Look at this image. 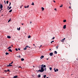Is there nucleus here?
Instances as JSON below:
<instances>
[{"label": "nucleus", "mask_w": 78, "mask_h": 78, "mask_svg": "<svg viewBox=\"0 0 78 78\" xmlns=\"http://www.w3.org/2000/svg\"><path fill=\"white\" fill-rule=\"evenodd\" d=\"M41 69H39L38 71V72H43L44 71V67H46V66L45 65H44V64H43L42 65H41Z\"/></svg>", "instance_id": "1"}, {"label": "nucleus", "mask_w": 78, "mask_h": 78, "mask_svg": "<svg viewBox=\"0 0 78 78\" xmlns=\"http://www.w3.org/2000/svg\"><path fill=\"white\" fill-rule=\"evenodd\" d=\"M55 69V68L54 69V70L55 72H57V71H58V69Z\"/></svg>", "instance_id": "2"}, {"label": "nucleus", "mask_w": 78, "mask_h": 78, "mask_svg": "<svg viewBox=\"0 0 78 78\" xmlns=\"http://www.w3.org/2000/svg\"><path fill=\"white\" fill-rule=\"evenodd\" d=\"M53 55V52L50 53L49 54V55L51 56H52V55Z\"/></svg>", "instance_id": "3"}, {"label": "nucleus", "mask_w": 78, "mask_h": 78, "mask_svg": "<svg viewBox=\"0 0 78 78\" xmlns=\"http://www.w3.org/2000/svg\"><path fill=\"white\" fill-rule=\"evenodd\" d=\"M66 39V38H64L63 39H62V41H61L62 42H64V40Z\"/></svg>", "instance_id": "4"}, {"label": "nucleus", "mask_w": 78, "mask_h": 78, "mask_svg": "<svg viewBox=\"0 0 78 78\" xmlns=\"http://www.w3.org/2000/svg\"><path fill=\"white\" fill-rule=\"evenodd\" d=\"M1 5L0 6V9H2V8H3V5H2L1 4V5Z\"/></svg>", "instance_id": "5"}, {"label": "nucleus", "mask_w": 78, "mask_h": 78, "mask_svg": "<svg viewBox=\"0 0 78 78\" xmlns=\"http://www.w3.org/2000/svg\"><path fill=\"white\" fill-rule=\"evenodd\" d=\"M63 28L64 29H66V25H64Z\"/></svg>", "instance_id": "6"}, {"label": "nucleus", "mask_w": 78, "mask_h": 78, "mask_svg": "<svg viewBox=\"0 0 78 78\" xmlns=\"http://www.w3.org/2000/svg\"><path fill=\"white\" fill-rule=\"evenodd\" d=\"M25 8H29V5H28L27 6H24Z\"/></svg>", "instance_id": "7"}, {"label": "nucleus", "mask_w": 78, "mask_h": 78, "mask_svg": "<svg viewBox=\"0 0 78 78\" xmlns=\"http://www.w3.org/2000/svg\"><path fill=\"white\" fill-rule=\"evenodd\" d=\"M11 66H12V65H10L7 66V67H11Z\"/></svg>", "instance_id": "8"}, {"label": "nucleus", "mask_w": 78, "mask_h": 78, "mask_svg": "<svg viewBox=\"0 0 78 78\" xmlns=\"http://www.w3.org/2000/svg\"><path fill=\"white\" fill-rule=\"evenodd\" d=\"M44 56H43V55H42L41 57L40 58L41 59H42V58H44Z\"/></svg>", "instance_id": "9"}, {"label": "nucleus", "mask_w": 78, "mask_h": 78, "mask_svg": "<svg viewBox=\"0 0 78 78\" xmlns=\"http://www.w3.org/2000/svg\"><path fill=\"white\" fill-rule=\"evenodd\" d=\"M9 51H10V52H12V50H11V49H9Z\"/></svg>", "instance_id": "10"}, {"label": "nucleus", "mask_w": 78, "mask_h": 78, "mask_svg": "<svg viewBox=\"0 0 78 78\" xmlns=\"http://www.w3.org/2000/svg\"><path fill=\"white\" fill-rule=\"evenodd\" d=\"M7 38H9V39H10V38H11V37L10 36H7Z\"/></svg>", "instance_id": "11"}, {"label": "nucleus", "mask_w": 78, "mask_h": 78, "mask_svg": "<svg viewBox=\"0 0 78 78\" xmlns=\"http://www.w3.org/2000/svg\"><path fill=\"white\" fill-rule=\"evenodd\" d=\"M11 8H12V7H11V6H10V7H9V8L8 10H9V9H11Z\"/></svg>", "instance_id": "12"}, {"label": "nucleus", "mask_w": 78, "mask_h": 78, "mask_svg": "<svg viewBox=\"0 0 78 78\" xmlns=\"http://www.w3.org/2000/svg\"><path fill=\"white\" fill-rule=\"evenodd\" d=\"M41 9L42 11H44V8L43 7H41Z\"/></svg>", "instance_id": "13"}, {"label": "nucleus", "mask_w": 78, "mask_h": 78, "mask_svg": "<svg viewBox=\"0 0 78 78\" xmlns=\"http://www.w3.org/2000/svg\"><path fill=\"white\" fill-rule=\"evenodd\" d=\"M54 53H55V54H56L57 53H58V52H57V51H54Z\"/></svg>", "instance_id": "14"}, {"label": "nucleus", "mask_w": 78, "mask_h": 78, "mask_svg": "<svg viewBox=\"0 0 78 78\" xmlns=\"http://www.w3.org/2000/svg\"><path fill=\"white\" fill-rule=\"evenodd\" d=\"M21 60L22 61H24V58H22L21 59Z\"/></svg>", "instance_id": "15"}, {"label": "nucleus", "mask_w": 78, "mask_h": 78, "mask_svg": "<svg viewBox=\"0 0 78 78\" xmlns=\"http://www.w3.org/2000/svg\"><path fill=\"white\" fill-rule=\"evenodd\" d=\"M17 30H19V31H20V27H19V28H17Z\"/></svg>", "instance_id": "16"}, {"label": "nucleus", "mask_w": 78, "mask_h": 78, "mask_svg": "<svg viewBox=\"0 0 78 78\" xmlns=\"http://www.w3.org/2000/svg\"><path fill=\"white\" fill-rule=\"evenodd\" d=\"M38 78H40L41 77V75L40 74H39L38 76Z\"/></svg>", "instance_id": "17"}, {"label": "nucleus", "mask_w": 78, "mask_h": 78, "mask_svg": "<svg viewBox=\"0 0 78 78\" xmlns=\"http://www.w3.org/2000/svg\"><path fill=\"white\" fill-rule=\"evenodd\" d=\"M12 9H11V10L9 11V12H12Z\"/></svg>", "instance_id": "18"}, {"label": "nucleus", "mask_w": 78, "mask_h": 78, "mask_svg": "<svg viewBox=\"0 0 78 78\" xmlns=\"http://www.w3.org/2000/svg\"><path fill=\"white\" fill-rule=\"evenodd\" d=\"M5 55H9V53L8 52H6Z\"/></svg>", "instance_id": "19"}, {"label": "nucleus", "mask_w": 78, "mask_h": 78, "mask_svg": "<svg viewBox=\"0 0 78 78\" xmlns=\"http://www.w3.org/2000/svg\"><path fill=\"white\" fill-rule=\"evenodd\" d=\"M58 47H59V46L57 45V47H56V49H58Z\"/></svg>", "instance_id": "20"}, {"label": "nucleus", "mask_w": 78, "mask_h": 78, "mask_svg": "<svg viewBox=\"0 0 78 78\" xmlns=\"http://www.w3.org/2000/svg\"><path fill=\"white\" fill-rule=\"evenodd\" d=\"M28 38H30L31 37V36L30 35H29L28 37Z\"/></svg>", "instance_id": "21"}, {"label": "nucleus", "mask_w": 78, "mask_h": 78, "mask_svg": "<svg viewBox=\"0 0 78 78\" xmlns=\"http://www.w3.org/2000/svg\"><path fill=\"white\" fill-rule=\"evenodd\" d=\"M17 58H21L20 55H19V56H17Z\"/></svg>", "instance_id": "22"}, {"label": "nucleus", "mask_w": 78, "mask_h": 78, "mask_svg": "<svg viewBox=\"0 0 78 78\" xmlns=\"http://www.w3.org/2000/svg\"><path fill=\"white\" fill-rule=\"evenodd\" d=\"M49 69L50 70H51V69H52V68L50 67Z\"/></svg>", "instance_id": "23"}, {"label": "nucleus", "mask_w": 78, "mask_h": 78, "mask_svg": "<svg viewBox=\"0 0 78 78\" xmlns=\"http://www.w3.org/2000/svg\"><path fill=\"white\" fill-rule=\"evenodd\" d=\"M63 22H66V20H63Z\"/></svg>", "instance_id": "24"}, {"label": "nucleus", "mask_w": 78, "mask_h": 78, "mask_svg": "<svg viewBox=\"0 0 78 78\" xmlns=\"http://www.w3.org/2000/svg\"><path fill=\"white\" fill-rule=\"evenodd\" d=\"M31 5H34V2H33Z\"/></svg>", "instance_id": "25"}, {"label": "nucleus", "mask_w": 78, "mask_h": 78, "mask_svg": "<svg viewBox=\"0 0 78 78\" xmlns=\"http://www.w3.org/2000/svg\"><path fill=\"white\" fill-rule=\"evenodd\" d=\"M44 70L45 71H46V70H47V68H44Z\"/></svg>", "instance_id": "26"}, {"label": "nucleus", "mask_w": 78, "mask_h": 78, "mask_svg": "<svg viewBox=\"0 0 78 78\" xmlns=\"http://www.w3.org/2000/svg\"><path fill=\"white\" fill-rule=\"evenodd\" d=\"M44 78H45V77H46V76H46V75H44Z\"/></svg>", "instance_id": "27"}, {"label": "nucleus", "mask_w": 78, "mask_h": 78, "mask_svg": "<svg viewBox=\"0 0 78 78\" xmlns=\"http://www.w3.org/2000/svg\"><path fill=\"white\" fill-rule=\"evenodd\" d=\"M8 2H9V1H6V3L7 4H8Z\"/></svg>", "instance_id": "28"}, {"label": "nucleus", "mask_w": 78, "mask_h": 78, "mask_svg": "<svg viewBox=\"0 0 78 78\" xmlns=\"http://www.w3.org/2000/svg\"><path fill=\"white\" fill-rule=\"evenodd\" d=\"M62 6H63V5H62V4L61 5H60V7H62Z\"/></svg>", "instance_id": "29"}, {"label": "nucleus", "mask_w": 78, "mask_h": 78, "mask_svg": "<svg viewBox=\"0 0 78 78\" xmlns=\"http://www.w3.org/2000/svg\"><path fill=\"white\" fill-rule=\"evenodd\" d=\"M10 21H11V19H10L8 21V23H9V22H10Z\"/></svg>", "instance_id": "30"}, {"label": "nucleus", "mask_w": 78, "mask_h": 78, "mask_svg": "<svg viewBox=\"0 0 78 78\" xmlns=\"http://www.w3.org/2000/svg\"><path fill=\"white\" fill-rule=\"evenodd\" d=\"M54 42V41H51V44H52V42Z\"/></svg>", "instance_id": "31"}, {"label": "nucleus", "mask_w": 78, "mask_h": 78, "mask_svg": "<svg viewBox=\"0 0 78 78\" xmlns=\"http://www.w3.org/2000/svg\"><path fill=\"white\" fill-rule=\"evenodd\" d=\"M23 50H27V48L25 47V48H23Z\"/></svg>", "instance_id": "32"}, {"label": "nucleus", "mask_w": 78, "mask_h": 78, "mask_svg": "<svg viewBox=\"0 0 78 78\" xmlns=\"http://www.w3.org/2000/svg\"><path fill=\"white\" fill-rule=\"evenodd\" d=\"M52 40H53V39H55V37H54L53 38L51 39Z\"/></svg>", "instance_id": "33"}, {"label": "nucleus", "mask_w": 78, "mask_h": 78, "mask_svg": "<svg viewBox=\"0 0 78 78\" xmlns=\"http://www.w3.org/2000/svg\"><path fill=\"white\" fill-rule=\"evenodd\" d=\"M54 10H55V11H57V9H56V8H55L54 9Z\"/></svg>", "instance_id": "34"}, {"label": "nucleus", "mask_w": 78, "mask_h": 78, "mask_svg": "<svg viewBox=\"0 0 78 78\" xmlns=\"http://www.w3.org/2000/svg\"><path fill=\"white\" fill-rule=\"evenodd\" d=\"M11 2H10V4H9V6H11Z\"/></svg>", "instance_id": "35"}, {"label": "nucleus", "mask_w": 78, "mask_h": 78, "mask_svg": "<svg viewBox=\"0 0 78 78\" xmlns=\"http://www.w3.org/2000/svg\"><path fill=\"white\" fill-rule=\"evenodd\" d=\"M15 50H16V51H18V49H17V48H16Z\"/></svg>", "instance_id": "36"}, {"label": "nucleus", "mask_w": 78, "mask_h": 78, "mask_svg": "<svg viewBox=\"0 0 78 78\" xmlns=\"http://www.w3.org/2000/svg\"><path fill=\"white\" fill-rule=\"evenodd\" d=\"M4 72H8V71H7V70H4Z\"/></svg>", "instance_id": "37"}, {"label": "nucleus", "mask_w": 78, "mask_h": 78, "mask_svg": "<svg viewBox=\"0 0 78 78\" xmlns=\"http://www.w3.org/2000/svg\"><path fill=\"white\" fill-rule=\"evenodd\" d=\"M42 45H40V48H41V47H42Z\"/></svg>", "instance_id": "38"}, {"label": "nucleus", "mask_w": 78, "mask_h": 78, "mask_svg": "<svg viewBox=\"0 0 78 78\" xmlns=\"http://www.w3.org/2000/svg\"><path fill=\"white\" fill-rule=\"evenodd\" d=\"M7 71H8V72H9V69H7Z\"/></svg>", "instance_id": "39"}, {"label": "nucleus", "mask_w": 78, "mask_h": 78, "mask_svg": "<svg viewBox=\"0 0 78 78\" xmlns=\"http://www.w3.org/2000/svg\"><path fill=\"white\" fill-rule=\"evenodd\" d=\"M69 9H71V7H70V6H69Z\"/></svg>", "instance_id": "40"}, {"label": "nucleus", "mask_w": 78, "mask_h": 78, "mask_svg": "<svg viewBox=\"0 0 78 78\" xmlns=\"http://www.w3.org/2000/svg\"><path fill=\"white\" fill-rule=\"evenodd\" d=\"M32 23V22L31 21H30V23L31 24V23Z\"/></svg>", "instance_id": "41"}, {"label": "nucleus", "mask_w": 78, "mask_h": 78, "mask_svg": "<svg viewBox=\"0 0 78 78\" xmlns=\"http://www.w3.org/2000/svg\"><path fill=\"white\" fill-rule=\"evenodd\" d=\"M53 2H54V3H55V2H55V0L53 1Z\"/></svg>", "instance_id": "42"}, {"label": "nucleus", "mask_w": 78, "mask_h": 78, "mask_svg": "<svg viewBox=\"0 0 78 78\" xmlns=\"http://www.w3.org/2000/svg\"><path fill=\"white\" fill-rule=\"evenodd\" d=\"M21 24H22V25H23L24 24V23H22Z\"/></svg>", "instance_id": "43"}, {"label": "nucleus", "mask_w": 78, "mask_h": 78, "mask_svg": "<svg viewBox=\"0 0 78 78\" xmlns=\"http://www.w3.org/2000/svg\"><path fill=\"white\" fill-rule=\"evenodd\" d=\"M12 63H13V62H12L10 63V64H12Z\"/></svg>", "instance_id": "44"}, {"label": "nucleus", "mask_w": 78, "mask_h": 78, "mask_svg": "<svg viewBox=\"0 0 78 78\" xmlns=\"http://www.w3.org/2000/svg\"><path fill=\"white\" fill-rule=\"evenodd\" d=\"M69 5H71V3H69Z\"/></svg>", "instance_id": "45"}, {"label": "nucleus", "mask_w": 78, "mask_h": 78, "mask_svg": "<svg viewBox=\"0 0 78 78\" xmlns=\"http://www.w3.org/2000/svg\"><path fill=\"white\" fill-rule=\"evenodd\" d=\"M11 46H10L9 47V48H11Z\"/></svg>", "instance_id": "46"}, {"label": "nucleus", "mask_w": 78, "mask_h": 78, "mask_svg": "<svg viewBox=\"0 0 78 78\" xmlns=\"http://www.w3.org/2000/svg\"><path fill=\"white\" fill-rule=\"evenodd\" d=\"M2 10H3V9H2V8L1 9V10L0 11H2Z\"/></svg>", "instance_id": "47"}, {"label": "nucleus", "mask_w": 78, "mask_h": 78, "mask_svg": "<svg viewBox=\"0 0 78 78\" xmlns=\"http://www.w3.org/2000/svg\"><path fill=\"white\" fill-rule=\"evenodd\" d=\"M26 47H28V46H26Z\"/></svg>", "instance_id": "48"}, {"label": "nucleus", "mask_w": 78, "mask_h": 78, "mask_svg": "<svg viewBox=\"0 0 78 78\" xmlns=\"http://www.w3.org/2000/svg\"><path fill=\"white\" fill-rule=\"evenodd\" d=\"M4 3H5V4H6V2H5V1H4Z\"/></svg>", "instance_id": "49"}, {"label": "nucleus", "mask_w": 78, "mask_h": 78, "mask_svg": "<svg viewBox=\"0 0 78 78\" xmlns=\"http://www.w3.org/2000/svg\"><path fill=\"white\" fill-rule=\"evenodd\" d=\"M18 49L19 50H20V48H18Z\"/></svg>", "instance_id": "50"}, {"label": "nucleus", "mask_w": 78, "mask_h": 78, "mask_svg": "<svg viewBox=\"0 0 78 78\" xmlns=\"http://www.w3.org/2000/svg\"><path fill=\"white\" fill-rule=\"evenodd\" d=\"M19 68H21V66H19Z\"/></svg>", "instance_id": "51"}, {"label": "nucleus", "mask_w": 78, "mask_h": 78, "mask_svg": "<svg viewBox=\"0 0 78 78\" xmlns=\"http://www.w3.org/2000/svg\"><path fill=\"white\" fill-rule=\"evenodd\" d=\"M9 48H10L9 47V48H8V49H9Z\"/></svg>", "instance_id": "52"}, {"label": "nucleus", "mask_w": 78, "mask_h": 78, "mask_svg": "<svg viewBox=\"0 0 78 78\" xmlns=\"http://www.w3.org/2000/svg\"><path fill=\"white\" fill-rule=\"evenodd\" d=\"M33 45H34V46H35V45L34 44H33Z\"/></svg>", "instance_id": "53"}, {"label": "nucleus", "mask_w": 78, "mask_h": 78, "mask_svg": "<svg viewBox=\"0 0 78 78\" xmlns=\"http://www.w3.org/2000/svg\"><path fill=\"white\" fill-rule=\"evenodd\" d=\"M46 59H47V60H48V58H46Z\"/></svg>", "instance_id": "54"}, {"label": "nucleus", "mask_w": 78, "mask_h": 78, "mask_svg": "<svg viewBox=\"0 0 78 78\" xmlns=\"http://www.w3.org/2000/svg\"><path fill=\"white\" fill-rule=\"evenodd\" d=\"M11 47H13V45H12V46H11Z\"/></svg>", "instance_id": "55"}, {"label": "nucleus", "mask_w": 78, "mask_h": 78, "mask_svg": "<svg viewBox=\"0 0 78 78\" xmlns=\"http://www.w3.org/2000/svg\"><path fill=\"white\" fill-rule=\"evenodd\" d=\"M76 59V60H78V58H77Z\"/></svg>", "instance_id": "56"}, {"label": "nucleus", "mask_w": 78, "mask_h": 78, "mask_svg": "<svg viewBox=\"0 0 78 78\" xmlns=\"http://www.w3.org/2000/svg\"><path fill=\"white\" fill-rule=\"evenodd\" d=\"M8 8H9V6H8Z\"/></svg>", "instance_id": "57"}, {"label": "nucleus", "mask_w": 78, "mask_h": 78, "mask_svg": "<svg viewBox=\"0 0 78 78\" xmlns=\"http://www.w3.org/2000/svg\"><path fill=\"white\" fill-rule=\"evenodd\" d=\"M9 65H11L10 63H9Z\"/></svg>", "instance_id": "58"}, {"label": "nucleus", "mask_w": 78, "mask_h": 78, "mask_svg": "<svg viewBox=\"0 0 78 78\" xmlns=\"http://www.w3.org/2000/svg\"><path fill=\"white\" fill-rule=\"evenodd\" d=\"M49 50H51V49H50Z\"/></svg>", "instance_id": "59"}, {"label": "nucleus", "mask_w": 78, "mask_h": 78, "mask_svg": "<svg viewBox=\"0 0 78 78\" xmlns=\"http://www.w3.org/2000/svg\"><path fill=\"white\" fill-rule=\"evenodd\" d=\"M29 48H30V47H29Z\"/></svg>", "instance_id": "60"}, {"label": "nucleus", "mask_w": 78, "mask_h": 78, "mask_svg": "<svg viewBox=\"0 0 78 78\" xmlns=\"http://www.w3.org/2000/svg\"><path fill=\"white\" fill-rule=\"evenodd\" d=\"M33 67H34V66H33Z\"/></svg>", "instance_id": "61"}]
</instances>
